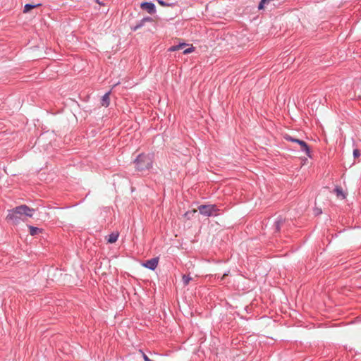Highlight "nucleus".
Wrapping results in <instances>:
<instances>
[{
    "label": "nucleus",
    "instance_id": "1",
    "mask_svg": "<svg viewBox=\"0 0 361 361\" xmlns=\"http://www.w3.org/2000/svg\"><path fill=\"white\" fill-rule=\"evenodd\" d=\"M34 212V209L25 204L20 205L9 210L6 219L8 221L18 224L20 221H25L27 217H32Z\"/></svg>",
    "mask_w": 361,
    "mask_h": 361
},
{
    "label": "nucleus",
    "instance_id": "2",
    "mask_svg": "<svg viewBox=\"0 0 361 361\" xmlns=\"http://www.w3.org/2000/svg\"><path fill=\"white\" fill-rule=\"evenodd\" d=\"M135 168L139 171H144L152 166V161L149 156L140 154L135 160Z\"/></svg>",
    "mask_w": 361,
    "mask_h": 361
},
{
    "label": "nucleus",
    "instance_id": "3",
    "mask_svg": "<svg viewBox=\"0 0 361 361\" xmlns=\"http://www.w3.org/2000/svg\"><path fill=\"white\" fill-rule=\"evenodd\" d=\"M198 210L204 216H216L219 211L215 204L200 205L198 207Z\"/></svg>",
    "mask_w": 361,
    "mask_h": 361
},
{
    "label": "nucleus",
    "instance_id": "4",
    "mask_svg": "<svg viewBox=\"0 0 361 361\" xmlns=\"http://www.w3.org/2000/svg\"><path fill=\"white\" fill-rule=\"evenodd\" d=\"M284 138L288 141L298 143L300 147V150L302 152H304L308 157H310V150L308 145H307V143L305 142L300 140L299 139L293 138V137H291L289 135H286L284 136Z\"/></svg>",
    "mask_w": 361,
    "mask_h": 361
},
{
    "label": "nucleus",
    "instance_id": "5",
    "mask_svg": "<svg viewBox=\"0 0 361 361\" xmlns=\"http://www.w3.org/2000/svg\"><path fill=\"white\" fill-rule=\"evenodd\" d=\"M140 7L142 9L147 11L149 14H153L156 12L155 5L152 2H143L141 4Z\"/></svg>",
    "mask_w": 361,
    "mask_h": 361
},
{
    "label": "nucleus",
    "instance_id": "6",
    "mask_svg": "<svg viewBox=\"0 0 361 361\" xmlns=\"http://www.w3.org/2000/svg\"><path fill=\"white\" fill-rule=\"evenodd\" d=\"M158 265V259L157 258H152L151 259L147 260L144 264L143 266L146 268H148L151 270H154Z\"/></svg>",
    "mask_w": 361,
    "mask_h": 361
},
{
    "label": "nucleus",
    "instance_id": "7",
    "mask_svg": "<svg viewBox=\"0 0 361 361\" xmlns=\"http://www.w3.org/2000/svg\"><path fill=\"white\" fill-rule=\"evenodd\" d=\"M152 20H152V18L151 17L143 18L140 22H138L137 23V25L135 26L132 27V30H134V31H136L139 28L142 27L145 25V23H147V22H152Z\"/></svg>",
    "mask_w": 361,
    "mask_h": 361
},
{
    "label": "nucleus",
    "instance_id": "8",
    "mask_svg": "<svg viewBox=\"0 0 361 361\" xmlns=\"http://www.w3.org/2000/svg\"><path fill=\"white\" fill-rule=\"evenodd\" d=\"M284 220L279 217L278 218L276 221L274 222V231L275 232H279L281 229V226L283 224Z\"/></svg>",
    "mask_w": 361,
    "mask_h": 361
},
{
    "label": "nucleus",
    "instance_id": "9",
    "mask_svg": "<svg viewBox=\"0 0 361 361\" xmlns=\"http://www.w3.org/2000/svg\"><path fill=\"white\" fill-rule=\"evenodd\" d=\"M109 94H110V92H107L106 93L103 97H102V102H101V104L103 106H108L109 104Z\"/></svg>",
    "mask_w": 361,
    "mask_h": 361
},
{
    "label": "nucleus",
    "instance_id": "10",
    "mask_svg": "<svg viewBox=\"0 0 361 361\" xmlns=\"http://www.w3.org/2000/svg\"><path fill=\"white\" fill-rule=\"evenodd\" d=\"M118 238V233H112L110 235H109L107 241L110 243H115Z\"/></svg>",
    "mask_w": 361,
    "mask_h": 361
},
{
    "label": "nucleus",
    "instance_id": "11",
    "mask_svg": "<svg viewBox=\"0 0 361 361\" xmlns=\"http://www.w3.org/2000/svg\"><path fill=\"white\" fill-rule=\"evenodd\" d=\"M185 45H186L185 43H180L178 45L172 46L169 49V51H175L180 50V49H183L184 47H185Z\"/></svg>",
    "mask_w": 361,
    "mask_h": 361
},
{
    "label": "nucleus",
    "instance_id": "12",
    "mask_svg": "<svg viewBox=\"0 0 361 361\" xmlns=\"http://www.w3.org/2000/svg\"><path fill=\"white\" fill-rule=\"evenodd\" d=\"M28 228L30 230V233L31 235H35L37 233L41 232V229L40 228H39L37 227L32 226H29Z\"/></svg>",
    "mask_w": 361,
    "mask_h": 361
},
{
    "label": "nucleus",
    "instance_id": "13",
    "mask_svg": "<svg viewBox=\"0 0 361 361\" xmlns=\"http://www.w3.org/2000/svg\"><path fill=\"white\" fill-rule=\"evenodd\" d=\"M334 192H336L337 197H341L342 199H344L345 197L343 192V190L340 187H336L335 189H334Z\"/></svg>",
    "mask_w": 361,
    "mask_h": 361
},
{
    "label": "nucleus",
    "instance_id": "14",
    "mask_svg": "<svg viewBox=\"0 0 361 361\" xmlns=\"http://www.w3.org/2000/svg\"><path fill=\"white\" fill-rule=\"evenodd\" d=\"M40 6V4H36V5H33V4H25V6H24V10H23V12L24 13H27L29 12L31 9L35 8V7H37Z\"/></svg>",
    "mask_w": 361,
    "mask_h": 361
},
{
    "label": "nucleus",
    "instance_id": "15",
    "mask_svg": "<svg viewBox=\"0 0 361 361\" xmlns=\"http://www.w3.org/2000/svg\"><path fill=\"white\" fill-rule=\"evenodd\" d=\"M182 279L184 285L187 286L192 280V278L190 276L183 275Z\"/></svg>",
    "mask_w": 361,
    "mask_h": 361
},
{
    "label": "nucleus",
    "instance_id": "16",
    "mask_svg": "<svg viewBox=\"0 0 361 361\" xmlns=\"http://www.w3.org/2000/svg\"><path fill=\"white\" fill-rule=\"evenodd\" d=\"M271 0H261L260 3L259 4L258 8L259 9H263L266 4L269 3Z\"/></svg>",
    "mask_w": 361,
    "mask_h": 361
},
{
    "label": "nucleus",
    "instance_id": "17",
    "mask_svg": "<svg viewBox=\"0 0 361 361\" xmlns=\"http://www.w3.org/2000/svg\"><path fill=\"white\" fill-rule=\"evenodd\" d=\"M140 353L142 354V356L145 361H152L142 350H140Z\"/></svg>",
    "mask_w": 361,
    "mask_h": 361
},
{
    "label": "nucleus",
    "instance_id": "18",
    "mask_svg": "<svg viewBox=\"0 0 361 361\" xmlns=\"http://www.w3.org/2000/svg\"><path fill=\"white\" fill-rule=\"evenodd\" d=\"M194 51V47H191L190 48H188L183 51L184 54H188L190 53H192Z\"/></svg>",
    "mask_w": 361,
    "mask_h": 361
},
{
    "label": "nucleus",
    "instance_id": "19",
    "mask_svg": "<svg viewBox=\"0 0 361 361\" xmlns=\"http://www.w3.org/2000/svg\"><path fill=\"white\" fill-rule=\"evenodd\" d=\"M360 155V151L357 149L353 150V156L355 158L359 157Z\"/></svg>",
    "mask_w": 361,
    "mask_h": 361
},
{
    "label": "nucleus",
    "instance_id": "20",
    "mask_svg": "<svg viewBox=\"0 0 361 361\" xmlns=\"http://www.w3.org/2000/svg\"><path fill=\"white\" fill-rule=\"evenodd\" d=\"M157 2L159 3V4H160L161 6H169V4H167L166 2H164V1L162 0H157Z\"/></svg>",
    "mask_w": 361,
    "mask_h": 361
},
{
    "label": "nucleus",
    "instance_id": "21",
    "mask_svg": "<svg viewBox=\"0 0 361 361\" xmlns=\"http://www.w3.org/2000/svg\"><path fill=\"white\" fill-rule=\"evenodd\" d=\"M228 276V274H224L221 276V280H223V279L225 278V276Z\"/></svg>",
    "mask_w": 361,
    "mask_h": 361
},
{
    "label": "nucleus",
    "instance_id": "22",
    "mask_svg": "<svg viewBox=\"0 0 361 361\" xmlns=\"http://www.w3.org/2000/svg\"><path fill=\"white\" fill-rule=\"evenodd\" d=\"M96 2H97V4H100V5L102 4H101V2L99 1V0H96Z\"/></svg>",
    "mask_w": 361,
    "mask_h": 361
},
{
    "label": "nucleus",
    "instance_id": "23",
    "mask_svg": "<svg viewBox=\"0 0 361 361\" xmlns=\"http://www.w3.org/2000/svg\"><path fill=\"white\" fill-rule=\"evenodd\" d=\"M188 212H186V213L185 214V216H188Z\"/></svg>",
    "mask_w": 361,
    "mask_h": 361
}]
</instances>
